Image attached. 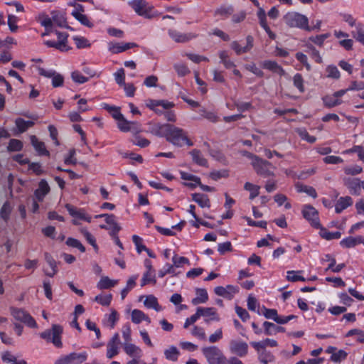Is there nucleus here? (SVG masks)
<instances>
[{"label": "nucleus", "instance_id": "obj_59", "mask_svg": "<svg viewBox=\"0 0 364 364\" xmlns=\"http://www.w3.org/2000/svg\"><path fill=\"white\" fill-rule=\"evenodd\" d=\"M173 267H180L184 264H189V260L185 257H179L176 254L172 257Z\"/></svg>", "mask_w": 364, "mask_h": 364}, {"label": "nucleus", "instance_id": "obj_37", "mask_svg": "<svg viewBox=\"0 0 364 364\" xmlns=\"http://www.w3.org/2000/svg\"><path fill=\"white\" fill-rule=\"evenodd\" d=\"M137 278L138 275H133L128 279L126 287L121 291V298L122 300L124 299L128 292L135 287Z\"/></svg>", "mask_w": 364, "mask_h": 364}, {"label": "nucleus", "instance_id": "obj_62", "mask_svg": "<svg viewBox=\"0 0 364 364\" xmlns=\"http://www.w3.org/2000/svg\"><path fill=\"white\" fill-rule=\"evenodd\" d=\"M11 211V207L9 202L4 203L1 210H0V216L4 220H7L9 218V215Z\"/></svg>", "mask_w": 364, "mask_h": 364}, {"label": "nucleus", "instance_id": "obj_41", "mask_svg": "<svg viewBox=\"0 0 364 364\" xmlns=\"http://www.w3.org/2000/svg\"><path fill=\"white\" fill-rule=\"evenodd\" d=\"M52 15V22L53 23L56 24L60 27L65 26V18L64 15L58 11H53L51 13Z\"/></svg>", "mask_w": 364, "mask_h": 364}, {"label": "nucleus", "instance_id": "obj_22", "mask_svg": "<svg viewBox=\"0 0 364 364\" xmlns=\"http://www.w3.org/2000/svg\"><path fill=\"white\" fill-rule=\"evenodd\" d=\"M180 174L181 178L186 181L184 183L186 186L194 188L198 185H200V178L198 177L184 171H181Z\"/></svg>", "mask_w": 364, "mask_h": 364}, {"label": "nucleus", "instance_id": "obj_49", "mask_svg": "<svg viewBox=\"0 0 364 364\" xmlns=\"http://www.w3.org/2000/svg\"><path fill=\"white\" fill-rule=\"evenodd\" d=\"M293 83L300 92L303 93L305 91L304 78L300 73H296L294 75Z\"/></svg>", "mask_w": 364, "mask_h": 364}, {"label": "nucleus", "instance_id": "obj_52", "mask_svg": "<svg viewBox=\"0 0 364 364\" xmlns=\"http://www.w3.org/2000/svg\"><path fill=\"white\" fill-rule=\"evenodd\" d=\"M301 272H302V271H294V270L288 271L287 272V279L288 281H290L292 282H296L298 281H305V279L302 276L299 275V274Z\"/></svg>", "mask_w": 364, "mask_h": 364}, {"label": "nucleus", "instance_id": "obj_6", "mask_svg": "<svg viewBox=\"0 0 364 364\" xmlns=\"http://www.w3.org/2000/svg\"><path fill=\"white\" fill-rule=\"evenodd\" d=\"M10 311L11 316L16 320L30 328H36L38 325L35 319L24 309L15 307H11Z\"/></svg>", "mask_w": 364, "mask_h": 364}, {"label": "nucleus", "instance_id": "obj_16", "mask_svg": "<svg viewBox=\"0 0 364 364\" xmlns=\"http://www.w3.org/2000/svg\"><path fill=\"white\" fill-rule=\"evenodd\" d=\"M136 44L134 43H114L110 42L108 44V49L112 53H119L128 49L136 47Z\"/></svg>", "mask_w": 364, "mask_h": 364}, {"label": "nucleus", "instance_id": "obj_24", "mask_svg": "<svg viewBox=\"0 0 364 364\" xmlns=\"http://www.w3.org/2000/svg\"><path fill=\"white\" fill-rule=\"evenodd\" d=\"M30 139L31 144L39 155H49V151L46 149L45 144L43 141H39L34 135L31 136Z\"/></svg>", "mask_w": 364, "mask_h": 364}, {"label": "nucleus", "instance_id": "obj_47", "mask_svg": "<svg viewBox=\"0 0 364 364\" xmlns=\"http://www.w3.org/2000/svg\"><path fill=\"white\" fill-rule=\"evenodd\" d=\"M112 299V296L111 294H99L95 296V301L102 306H107L110 304Z\"/></svg>", "mask_w": 364, "mask_h": 364}, {"label": "nucleus", "instance_id": "obj_34", "mask_svg": "<svg viewBox=\"0 0 364 364\" xmlns=\"http://www.w3.org/2000/svg\"><path fill=\"white\" fill-rule=\"evenodd\" d=\"M295 188L299 193H306L307 195L313 197L314 198L317 197V193L314 188L309 186L302 183H296Z\"/></svg>", "mask_w": 364, "mask_h": 364}, {"label": "nucleus", "instance_id": "obj_58", "mask_svg": "<svg viewBox=\"0 0 364 364\" xmlns=\"http://www.w3.org/2000/svg\"><path fill=\"white\" fill-rule=\"evenodd\" d=\"M159 277H164L166 274H173L175 275V269L173 265L170 264L168 263L166 264L164 267L159 271Z\"/></svg>", "mask_w": 364, "mask_h": 364}, {"label": "nucleus", "instance_id": "obj_57", "mask_svg": "<svg viewBox=\"0 0 364 364\" xmlns=\"http://www.w3.org/2000/svg\"><path fill=\"white\" fill-rule=\"evenodd\" d=\"M343 170L346 174L351 176L359 174L363 171L362 167L358 165L346 166Z\"/></svg>", "mask_w": 364, "mask_h": 364}, {"label": "nucleus", "instance_id": "obj_54", "mask_svg": "<svg viewBox=\"0 0 364 364\" xmlns=\"http://www.w3.org/2000/svg\"><path fill=\"white\" fill-rule=\"evenodd\" d=\"M233 13V9L231 6H223L215 11V15H220L223 17H228Z\"/></svg>", "mask_w": 364, "mask_h": 364}, {"label": "nucleus", "instance_id": "obj_27", "mask_svg": "<svg viewBox=\"0 0 364 364\" xmlns=\"http://www.w3.org/2000/svg\"><path fill=\"white\" fill-rule=\"evenodd\" d=\"M132 321L134 323H139L142 321H145L147 323H151L150 318L146 315L142 311L139 309H134L131 314Z\"/></svg>", "mask_w": 364, "mask_h": 364}, {"label": "nucleus", "instance_id": "obj_14", "mask_svg": "<svg viewBox=\"0 0 364 364\" xmlns=\"http://www.w3.org/2000/svg\"><path fill=\"white\" fill-rule=\"evenodd\" d=\"M196 311L200 317L203 316L207 318L205 319L206 323H208L210 321H220V317L218 316L215 308L198 307Z\"/></svg>", "mask_w": 364, "mask_h": 364}, {"label": "nucleus", "instance_id": "obj_50", "mask_svg": "<svg viewBox=\"0 0 364 364\" xmlns=\"http://www.w3.org/2000/svg\"><path fill=\"white\" fill-rule=\"evenodd\" d=\"M326 72L327 73L326 77L328 78H333V79H339L341 74L335 65H328L326 68Z\"/></svg>", "mask_w": 364, "mask_h": 364}, {"label": "nucleus", "instance_id": "obj_10", "mask_svg": "<svg viewBox=\"0 0 364 364\" xmlns=\"http://www.w3.org/2000/svg\"><path fill=\"white\" fill-rule=\"evenodd\" d=\"M230 352L238 357H245L248 353V345L240 339H232L229 343Z\"/></svg>", "mask_w": 364, "mask_h": 364}, {"label": "nucleus", "instance_id": "obj_12", "mask_svg": "<svg viewBox=\"0 0 364 364\" xmlns=\"http://www.w3.org/2000/svg\"><path fill=\"white\" fill-rule=\"evenodd\" d=\"M302 214L304 218L306 219L313 227L316 228L320 227L318 213L313 206L305 205L303 208Z\"/></svg>", "mask_w": 364, "mask_h": 364}, {"label": "nucleus", "instance_id": "obj_63", "mask_svg": "<svg viewBox=\"0 0 364 364\" xmlns=\"http://www.w3.org/2000/svg\"><path fill=\"white\" fill-rule=\"evenodd\" d=\"M191 334L200 340H205L206 338L204 329L202 327L198 326H193L191 330Z\"/></svg>", "mask_w": 364, "mask_h": 364}, {"label": "nucleus", "instance_id": "obj_40", "mask_svg": "<svg viewBox=\"0 0 364 364\" xmlns=\"http://www.w3.org/2000/svg\"><path fill=\"white\" fill-rule=\"evenodd\" d=\"M193 161L196 163L197 164L205 166H207V161L206 159L203 156L201 152L197 149H193L190 152Z\"/></svg>", "mask_w": 364, "mask_h": 364}, {"label": "nucleus", "instance_id": "obj_38", "mask_svg": "<svg viewBox=\"0 0 364 364\" xmlns=\"http://www.w3.org/2000/svg\"><path fill=\"white\" fill-rule=\"evenodd\" d=\"M319 235L321 237L327 240L339 239L341 237V233L340 232H329L327 229L323 228H321Z\"/></svg>", "mask_w": 364, "mask_h": 364}, {"label": "nucleus", "instance_id": "obj_20", "mask_svg": "<svg viewBox=\"0 0 364 364\" xmlns=\"http://www.w3.org/2000/svg\"><path fill=\"white\" fill-rule=\"evenodd\" d=\"M50 186L46 180H41L38 183V188L34 192L35 199L43 201L45 196L50 192Z\"/></svg>", "mask_w": 364, "mask_h": 364}, {"label": "nucleus", "instance_id": "obj_51", "mask_svg": "<svg viewBox=\"0 0 364 364\" xmlns=\"http://www.w3.org/2000/svg\"><path fill=\"white\" fill-rule=\"evenodd\" d=\"M296 132L303 140H305L309 143L313 144L316 140V138L314 136L309 135V134L305 129H303V128L298 129L296 130Z\"/></svg>", "mask_w": 364, "mask_h": 364}, {"label": "nucleus", "instance_id": "obj_3", "mask_svg": "<svg viewBox=\"0 0 364 364\" xmlns=\"http://www.w3.org/2000/svg\"><path fill=\"white\" fill-rule=\"evenodd\" d=\"M201 350L209 364H225L227 363V357L215 346L204 347Z\"/></svg>", "mask_w": 364, "mask_h": 364}, {"label": "nucleus", "instance_id": "obj_28", "mask_svg": "<svg viewBox=\"0 0 364 364\" xmlns=\"http://www.w3.org/2000/svg\"><path fill=\"white\" fill-rule=\"evenodd\" d=\"M144 304L148 309H153L156 311L163 310V307L159 304L157 298L153 295L146 296Z\"/></svg>", "mask_w": 364, "mask_h": 364}, {"label": "nucleus", "instance_id": "obj_56", "mask_svg": "<svg viewBox=\"0 0 364 364\" xmlns=\"http://www.w3.org/2000/svg\"><path fill=\"white\" fill-rule=\"evenodd\" d=\"M117 320V312L115 310L112 309L111 313L107 316V318L105 321V324L109 326L110 328H113Z\"/></svg>", "mask_w": 364, "mask_h": 364}, {"label": "nucleus", "instance_id": "obj_25", "mask_svg": "<svg viewBox=\"0 0 364 364\" xmlns=\"http://www.w3.org/2000/svg\"><path fill=\"white\" fill-rule=\"evenodd\" d=\"M45 259L50 267V269H45V274L48 277H53L58 272L56 262L48 253L45 254Z\"/></svg>", "mask_w": 364, "mask_h": 364}, {"label": "nucleus", "instance_id": "obj_46", "mask_svg": "<svg viewBox=\"0 0 364 364\" xmlns=\"http://www.w3.org/2000/svg\"><path fill=\"white\" fill-rule=\"evenodd\" d=\"M331 36L330 33H326L323 34L316 35L315 36H311L309 38V40L316 44V46H318L320 47L323 46L324 41L327 38H328Z\"/></svg>", "mask_w": 364, "mask_h": 364}, {"label": "nucleus", "instance_id": "obj_55", "mask_svg": "<svg viewBox=\"0 0 364 364\" xmlns=\"http://www.w3.org/2000/svg\"><path fill=\"white\" fill-rule=\"evenodd\" d=\"M122 333L124 343H129L132 341V330L129 323H126L122 326Z\"/></svg>", "mask_w": 364, "mask_h": 364}, {"label": "nucleus", "instance_id": "obj_18", "mask_svg": "<svg viewBox=\"0 0 364 364\" xmlns=\"http://www.w3.org/2000/svg\"><path fill=\"white\" fill-rule=\"evenodd\" d=\"M215 293L220 296L226 298L228 299H231L233 295L237 292V288L232 286L228 285L225 287H217L215 288Z\"/></svg>", "mask_w": 364, "mask_h": 364}, {"label": "nucleus", "instance_id": "obj_4", "mask_svg": "<svg viewBox=\"0 0 364 364\" xmlns=\"http://www.w3.org/2000/svg\"><path fill=\"white\" fill-rule=\"evenodd\" d=\"M244 155L252 159V165L257 174H259L264 177L274 175L272 171L271 170L272 167L271 163H269L267 161L263 160L257 156H254L253 154L247 151L245 153Z\"/></svg>", "mask_w": 364, "mask_h": 364}, {"label": "nucleus", "instance_id": "obj_35", "mask_svg": "<svg viewBox=\"0 0 364 364\" xmlns=\"http://www.w3.org/2000/svg\"><path fill=\"white\" fill-rule=\"evenodd\" d=\"M71 364H81L87 358V352L71 353L69 354Z\"/></svg>", "mask_w": 364, "mask_h": 364}, {"label": "nucleus", "instance_id": "obj_11", "mask_svg": "<svg viewBox=\"0 0 364 364\" xmlns=\"http://www.w3.org/2000/svg\"><path fill=\"white\" fill-rule=\"evenodd\" d=\"M119 335L115 333L107 343L106 357L108 359H112L119 354Z\"/></svg>", "mask_w": 364, "mask_h": 364}, {"label": "nucleus", "instance_id": "obj_43", "mask_svg": "<svg viewBox=\"0 0 364 364\" xmlns=\"http://www.w3.org/2000/svg\"><path fill=\"white\" fill-rule=\"evenodd\" d=\"M244 188L250 192V198L254 199L259 193L260 187L250 182L245 183Z\"/></svg>", "mask_w": 364, "mask_h": 364}, {"label": "nucleus", "instance_id": "obj_1", "mask_svg": "<svg viewBox=\"0 0 364 364\" xmlns=\"http://www.w3.org/2000/svg\"><path fill=\"white\" fill-rule=\"evenodd\" d=\"M166 140L177 146L193 145L190 140L188 133L184 129L169 124Z\"/></svg>", "mask_w": 364, "mask_h": 364}, {"label": "nucleus", "instance_id": "obj_48", "mask_svg": "<svg viewBox=\"0 0 364 364\" xmlns=\"http://www.w3.org/2000/svg\"><path fill=\"white\" fill-rule=\"evenodd\" d=\"M219 58L220 61L226 68H231L235 66L234 63L229 59V55L227 51L222 50L219 52Z\"/></svg>", "mask_w": 364, "mask_h": 364}, {"label": "nucleus", "instance_id": "obj_32", "mask_svg": "<svg viewBox=\"0 0 364 364\" xmlns=\"http://www.w3.org/2000/svg\"><path fill=\"white\" fill-rule=\"evenodd\" d=\"M352 36L360 43L364 46V25L358 22L356 28L351 32Z\"/></svg>", "mask_w": 364, "mask_h": 364}, {"label": "nucleus", "instance_id": "obj_15", "mask_svg": "<svg viewBox=\"0 0 364 364\" xmlns=\"http://www.w3.org/2000/svg\"><path fill=\"white\" fill-rule=\"evenodd\" d=\"M247 45L242 47L237 41H233L230 44V47L235 50L237 55H240L247 52H249L253 47V38L251 36H248L246 38Z\"/></svg>", "mask_w": 364, "mask_h": 364}, {"label": "nucleus", "instance_id": "obj_2", "mask_svg": "<svg viewBox=\"0 0 364 364\" xmlns=\"http://www.w3.org/2000/svg\"><path fill=\"white\" fill-rule=\"evenodd\" d=\"M283 20L284 23L290 28L310 30L308 18L300 13L296 11L288 12L284 16Z\"/></svg>", "mask_w": 364, "mask_h": 364}, {"label": "nucleus", "instance_id": "obj_19", "mask_svg": "<svg viewBox=\"0 0 364 364\" xmlns=\"http://www.w3.org/2000/svg\"><path fill=\"white\" fill-rule=\"evenodd\" d=\"M118 128L124 132L134 131H139V124L136 122H129L124 117L117 121Z\"/></svg>", "mask_w": 364, "mask_h": 364}, {"label": "nucleus", "instance_id": "obj_64", "mask_svg": "<svg viewBox=\"0 0 364 364\" xmlns=\"http://www.w3.org/2000/svg\"><path fill=\"white\" fill-rule=\"evenodd\" d=\"M105 220L106 223L110 225V227L113 230V231L117 232L120 230L121 228L119 226V225L117 223V222L115 220V217L114 215L108 214V215L106 216V218Z\"/></svg>", "mask_w": 364, "mask_h": 364}, {"label": "nucleus", "instance_id": "obj_45", "mask_svg": "<svg viewBox=\"0 0 364 364\" xmlns=\"http://www.w3.org/2000/svg\"><path fill=\"white\" fill-rule=\"evenodd\" d=\"M156 279L154 272H145L141 281V286L144 287L149 283L156 284Z\"/></svg>", "mask_w": 364, "mask_h": 364}, {"label": "nucleus", "instance_id": "obj_33", "mask_svg": "<svg viewBox=\"0 0 364 364\" xmlns=\"http://www.w3.org/2000/svg\"><path fill=\"white\" fill-rule=\"evenodd\" d=\"M180 352L174 346H171L164 350L165 358L171 361L176 362L178 360Z\"/></svg>", "mask_w": 364, "mask_h": 364}, {"label": "nucleus", "instance_id": "obj_61", "mask_svg": "<svg viewBox=\"0 0 364 364\" xmlns=\"http://www.w3.org/2000/svg\"><path fill=\"white\" fill-rule=\"evenodd\" d=\"M22 147L23 143L21 141L15 139H11L8 145V149L11 151H20Z\"/></svg>", "mask_w": 364, "mask_h": 364}, {"label": "nucleus", "instance_id": "obj_9", "mask_svg": "<svg viewBox=\"0 0 364 364\" xmlns=\"http://www.w3.org/2000/svg\"><path fill=\"white\" fill-rule=\"evenodd\" d=\"M58 37V42L53 41H46L45 44L50 48H55L60 51H67L70 49L68 46V35L65 32L55 31Z\"/></svg>", "mask_w": 364, "mask_h": 364}, {"label": "nucleus", "instance_id": "obj_30", "mask_svg": "<svg viewBox=\"0 0 364 364\" xmlns=\"http://www.w3.org/2000/svg\"><path fill=\"white\" fill-rule=\"evenodd\" d=\"M192 200L197 203L201 208H210V202L208 196L200 193L192 194Z\"/></svg>", "mask_w": 364, "mask_h": 364}, {"label": "nucleus", "instance_id": "obj_21", "mask_svg": "<svg viewBox=\"0 0 364 364\" xmlns=\"http://www.w3.org/2000/svg\"><path fill=\"white\" fill-rule=\"evenodd\" d=\"M359 244H364V239L362 236L348 237L340 242V245L343 248L354 247Z\"/></svg>", "mask_w": 364, "mask_h": 364}, {"label": "nucleus", "instance_id": "obj_26", "mask_svg": "<svg viewBox=\"0 0 364 364\" xmlns=\"http://www.w3.org/2000/svg\"><path fill=\"white\" fill-rule=\"evenodd\" d=\"M353 204V200L350 196L341 197L335 205L337 213H341L343 210Z\"/></svg>", "mask_w": 364, "mask_h": 364}, {"label": "nucleus", "instance_id": "obj_29", "mask_svg": "<svg viewBox=\"0 0 364 364\" xmlns=\"http://www.w3.org/2000/svg\"><path fill=\"white\" fill-rule=\"evenodd\" d=\"M119 281L116 279H111L107 276L101 277L100 280L97 284V287L99 289H107L114 287L118 284Z\"/></svg>", "mask_w": 364, "mask_h": 364}, {"label": "nucleus", "instance_id": "obj_53", "mask_svg": "<svg viewBox=\"0 0 364 364\" xmlns=\"http://www.w3.org/2000/svg\"><path fill=\"white\" fill-rule=\"evenodd\" d=\"M316 172V168H311L306 169L305 171H301L299 174H296L294 173L293 176L298 179L305 180L307 179L311 176L314 175Z\"/></svg>", "mask_w": 364, "mask_h": 364}, {"label": "nucleus", "instance_id": "obj_36", "mask_svg": "<svg viewBox=\"0 0 364 364\" xmlns=\"http://www.w3.org/2000/svg\"><path fill=\"white\" fill-rule=\"evenodd\" d=\"M325 261H331V264H328L326 271L331 269L333 272H339L343 268L345 267L344 264H339L336 266V259L332 257L330 255H326L324 258Z\"/></svg>", "mask_w": 364, "mask_h": 364}, {"label": "nucleus", "instance_id": "obj_5", "mask_svg": "<svg viewBox=\"0 0 364 364\" xmlns=\"http://www.w3.org/2000/svg\"><path fill=\"white\" fill-rule=\"evenodd\" d=\"M63 328L60 326L54 324L51 329L46 330L40 334V336L47 341H51L58 348L62 347L61 334Z\"/></svg>", "mask_w": 364, "mask_h": 364}, {"label": "nucleus", "instance_id": "obj_31", "mask_svg": "<svg viewBox=\"0 0 364 364\" xmlns=\"http://www.w3.org/2000/svg\"><path fill=\"white\" fill-rule=\"evenodd\" d=\"M208 299V294L205 289H196V297L193 299L191 302L193 305L205 303Z\"/></svg>", "mask_w": 364, "mask_h": 364}, {"label": "nucleus", "instance_id": "obj_44", "mask_svg": "<svg viewBox=\"0 0 364 364\" xmlns=\"http://www.w3.org/2000/svg\"><path fill=\"white\" fill-rule=\"evenodd\" d=\"M323 100L325 106L328 107H333L342 103V101L333 95L324 97Z\"/></svg>", "mask_w": 364, "mask_h": 364}, {"label": "nucleus", "instance_id": "obj_17", "mask_svg": "<svg viewBox=\"0 0 364 364\" xmlns=\"http://www.w3.org/2000/svg\"><path fill=\"white\" fill-rule=\"evenodd\" d=\"M122 347L127 355L133 358H139L142 355V350L131 342L123 343Z\"/></svg>", "mask_w": 364, "mask_h": 364}, {"label": "nucleus", "instance_id": "obj_23", "mask_svg": "<svg viewBox=\"0 0 364 364\" xmlns=\"http://www.w3.org/2000/svg\"><path fill=\"white\" fill-rule=\"evenodd\" d=\"M169 124H154L151 127V133L166 139Z\"/></svg>", "mask_w": 364, "mask_h": 364}, {"label": "nucleus", "instance_id": "obj_39", "mask_svg": "<svg viewBox=\"0 0 364 364\" xmlns=\"http://www.w3.org/2000/svg\"><path fill=\"white\" fill-rule=\"evenodd\" d=\"M16 126L18 132L23 133L26 132L29 127L33 126L34 122L32 121H26L22 118H17L15 121Z\"/></svg>", "mask_w": 364, "mask_h": 364}, {"label": "nucleus", "instance_id": "obj_7", "mask_svg": "<svg viewBox=\"0 0 364 364\" xmlns=\"http://www.w3.org/2000/svg\"><path fill=\"white\" fill-rule=\"evenodd\" d=\"M134 11L139 16L151 18L153 6L145 0H132L129 2Z\"/></svg>", "mask_w": 364, "mask_h": 364}, {"label": "nucleus", "instance_id": "obj_8", "mask_svg": "<svg viewBox=\"0 0 364 364\" xmlns=\"http://www.w3.org/2000/svg\"><path fill=\"white\" fill-rule=\"evenodd\" d=\"M65 208L68 211L69 214L74 218L73 220V224L78 225L80 223L77 220H85L86 222H91V216H90L83 209H79L70 204H66Z\"/></svg>", "mask_w": 364, "mask_h": 364}, {"label": "nucleus", "instance_id": "obj_13", "mask_svg": "<svg viewBox=\"0 0 364 364\" xmlns=\"http://www.w3.org/2000/svg\"><path fill=\"white\" fill-rule=\"evenodd\" d=\"M169 36L176 43H186L197 37L193 33H183L176 30H168Z\"/></svg>", "mask_w": 364, "mask_h": 364}, {"label": "nucleus", "instance_id": "obj_60", "mask_svg": "<svg viewBox=\"0 0 364 364\" xmlns=\"http://www.w3.org/2000/svg\"><path fill=\"white\" fill-rule=\"evenodd\" d=\"M175 70L179 76H186L190 73L188 68L183 63H176L173 65Z\"/></svg>", "mask_w": 364, "mask_h": 364}, {"label": "nucleus", "instance_id": "obj_42", "mask_svg": "<svg viewBox=\"0 0 364 364\" xmlns=\"http://www.w3.org/2000/svg\"><path fill=\"white\" fill-rule=\"evenodd\" d=\"M71 15L75 18L77 19L78 21H80L81 23V24L88 27V28H92L93 26V23L90 21V19L88 18V17L83 14H80V13H77V12H71Z\"/></svg>", "mask_w": 364, "mask_h": 364}]
</instances>
